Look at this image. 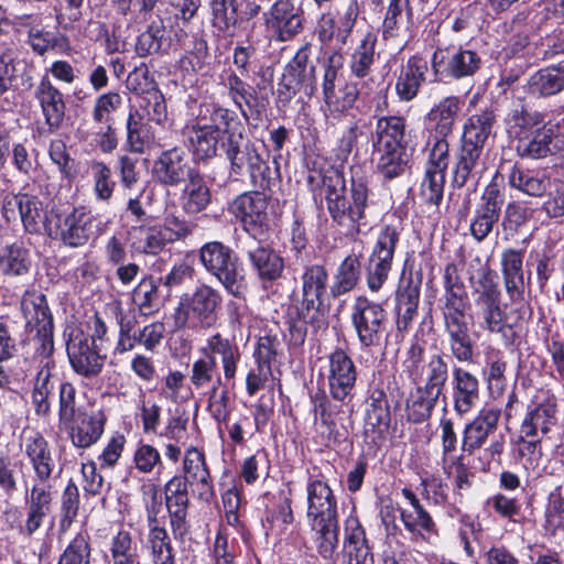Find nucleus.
I'll use <instances>...</instances> for the list:
<instances>
[{
	"instance_id": "e433bc0d",
	"label": "nucleus",
	"mask_w": 564,
	"mask_h": 564,
	"mask_svg": "<svg viewBox=\"0 0 564 564\" xmlns=\"http://www.w3.org/2000/svg\"><path fill=\"white\" fill-rule=\"evenodd\" d=\"M426 70V62L416 56L409 58L408 63L402 66L395 84V91L401 100L409 101L416 96L420 85L424 82Z\"/></svg>"
},
{
	"instance_id": "680f3d73",
	"label": "nucleus",
	"mask_w": 564,
	"mask_h": 564,
	"mask_svg": "<svg viewBox=\"0 0 564 564\" xmlns=\"http://www.w3.org/2000/svg\"><path fill=\"white\" fill-rule=\"evenodd\" d=\"M19 24L29 28L28 43L36 54L43 55L55 46V35L42 29L40 24H33L32 15L19 17Z\"/></svg>"
},
{
	"instance_id": "b1692460",
	"label": "nucleus",
	"mask_w": 564,
	"mask_h": 564,
	"mask_svg": "<svg viewBox=\"0 0 564 564\" xmlns=\"http://www.w3.org/2000/svg\"><path fill=\"white\" fill-rule=\"evenodd\" d=\"M343 553L344 564H373L365 530L354 516L345 521Z\"/></svg>"
},
{
	"instance_id": "1a4fd4ad",
	"label": "nucleus",
	"mask_w": 564,
	"mask_h": 564,
	"mask_svg": "<svg viewBox=\"0 0 564 564\" xmlns=\"http://www.w3.org/2000/svg\"><path fill=\"white\" fill-rule=\"evenodd\" d=\"M478 317L482 329L490 334H499L505 345L514 339L513 327L508 323V315L500 304V291L496 284L485 286L476 299Z\"/></svg>"
},
{
	"instance_id": "e2e57ef3",
	"label": "nucleus",
	"mask_w": 564,
	"mask_h": 564,
	"mask_svg": "<svg viewBox=\"0 0 564 564\" xmlns=\"http://www.w3.org/2000/svg\"><path fill=\"white\" fill-rule=\"evenodd\" d=\"M140 111L144 115V120L156 124H164L169 120L166 102L163 94L158 89H151L142 98Z\"/></svg>"
},
{
	"instance_id": "a19ab883",
	"label": "nucleus",
	"mask_w": 564,
	"mask_h": 564,
	"mask_svg": "<svg viewBox=\"0 0 564 564\" xmlns=\"http://www.w3.org/2000/svg\"><path fill=\"white\" fill-rule=\"evenodd\" d=\"M529 90L539 96H553L564 90V59L542 68L529 79Z\"/></svg>"
},
{
	"instance_id": "20e7f679",
	"label": "nucleus",
	"mask_w": 564,
	"mask_h": 564,
	"mask_svg": "<svg viewBox=\"0 0 564 564\" xmlns=\"http://www.w3.org/2000/svg\"><path fill=\"white\" fill-rule=\"evenodd\" d=\"M221 304L219 292L207 284L197 286L192 295L182 299L175 316L178 327L207 328L217 318V310Z\"/></svg>"
},
{
	"instance_id": "f3484780",
	"label": "nucleus",
	"mask_w": 564,
	"mask_h": 564,
	"mask_svg": "<svg viewBox=\"0 0 564 564\" xmlns=\"http://www.w3.org/2000/svg\"><path fill=\"white\" fill-rule=\"evenodd\" d=\"M106 415L102 411L78 412L74 421L65 425L74 447L87 449L95 445L105 432Z\"/></svg>"
},
{
	"instance_id": "39448f33",
	"label": "nucleus",
	"mask_w": 564,
	"mask_h": 564,
	"mask_svg": "<svg viewBox=\"0 0 564 564\" xmlns=\"http://www.w3.org/2000/svg\"><path fill=\"white\" fill-rule=\"evenodd\" d=\"M64 336L69 364L78 376L94 379L101 372L106 356L96 346L94 336L86 334L80 327L68 326Z\"/></svg>"
},
{
	"instance_id": "bf43d9fd",
	"label": "nucleus",
	"mask_w": 564,
	"mask_h": 564,
	"mask_svg": "<svg viewBox=\"0 0 564 564\" xmlns=\"http://www.w3.org/2000/svg\"><path fill=\"white\" fill-rule=\"evenodd\" d=\"M397 328L405 330L416 313L419 302V291L416 288L408 286L397 292Z\"/></svg>"
},
{
	"instance_id": "4d7b16f0",
	"label": "nucleus",
	"mask_w": 564,
	"mask_h": 564,
	"mask_svg": "<svg viewBox=\"0 0 564 564\" xmlns=\"http://www.w3.org/2000/svg\"><path fill=\"white\" fill-rule=\"evenodd\" d=\"M262 525L267 534L283 539L291 529V534L295 530L293 525V512L288 502L279 505L275 509L268 511Z\"/></svg>"
},
{
	"instance_id": "ddd939ff",
	"label": "nucleus",
	"mask_w": 564,
	"mask_h": 564,
	"mask_svg": "<svg viewBox=\"0 0 564 564\" xmlns=\"http://www.w3.org/2000/svg\"><path fill=\"white\" fill-rule=\"evenodd\" d=\"M230 213L238 219L243 229L256 236L268 221V202L260 192L239 195L229 207Z\"/></svg>"
},
{
	"instance_id": "473e14b6",
	"label": "nucleus",
	"mask_w": 564,
	"mask_h": 564,
	"mask_svg": "<svg viewBox=\"0 0 564 564\" xmlns=\"http://www.w3.org/2000/svg\"><path fill=\"white\" fill-rule=\"evenodd\" d=\"M556 422V406L546 402L535 405L525 414L521 427V437L544 436Z\"/></svg>"
},
{
	"instance_id": "72a5a7b5",
	"label": "nucleus",
	"mask_w": 564,
	"mask_h": 564,
	"mask_svg": "<svg viewBox=\"0 0 564 564\" xmlns=\"http://www.w3.org/2000/svg\"><path fill=\"white\" fill-rule=\"evenodd\" d=\"M20 218L25 231L30 234L45 231L53 236V227L47 223L43 203L36 196L20 194Z\"/></svg>"
},
{
	"instance_id": "8fccbe9b",
	"label": "nucleus",
	"mask_w": 564,
	"mask_h": 564,
	"mask_svg": "<svg viewBox=\"0 0 564 564\" xmlns=\"http://www.w3.org/2000/svg\"><path fill=\"white\" fill-rule=\"evenodd\" d=\"M89 170L96 202L109 204L117 187L110 166L102 161L93 160Z\"/></svg>"
},
{
	"instance_id": "0e129e2a",
	"label": "nucleus",
	"mask_w": 564,
	"mask_h": 564,
	"mask_svg": "<svg viewBox=\"0 0 564 564\" xmlns=\"http://www.w3.org/2000/svg\"><path fill=\"white\" fill-rule=\"evenodd\" d=\"M76 388L68 381H62L58 384V420L62 425H68L78 412L76 408Z\"/></svg>"
},
{
	"instance_id": "603ef678",
	"label": "nucleus",
	"mask_w": 564,
	"mask_h": 564,
	"mask_svg": "<svg viewBox=\"0 0 564 564\" xmlns=\"http://www.w3.org/2000/svg\"><path fill=\"white\" fill-rule=\"evenodd\" d=\"M496 117L491 110L470 116L465 124L462 140L484 147L490 135Z\"/></svg>"
},
{
	"instance_id": "393cba45",
	"label": "nucleus",
	"mask_w": 564,
	"mask_h": 564,
	"mask_svg": "<svg viewBox=\"0 0 564 564\" xmlns=\"http://www.w3.org/2000/svg\"><path fill=\"white\" fill-rule=\"evenodd\" d=\"M479 381L477 377L462 367H454L452 371L454 410L459 415L468 413L479 400Z\"/></svg>"
},
{
	"instance_id": "412c9836",
	"label": "nucleus",
	"mask_w": 564,
	"mask_h": 564,
	"mask_svg": "<svg viewBox=\"0 0 564 564\" xmlns=\"http://www.w3.org/2000/svg\"><path fill=\"white\" fill-rule=\"evenodd\" d=\"M384 310L378 304H370L366 299H358L352 313V322L361 343L366 346L376 344L383 330Z\"/></svg>"
},
{
	"instance_id": "7c9ffc66",
	"label": "nucleus",
	"mask_w": 564,
	"mask_h": 564,
	"mask_svg": "<svg viewBox=\"0 0 564 564\" xmlns=\"http://www.w3.org/2000/svg\"><path fill=\"white\" fill-rule=\"evenodd\" d=\"M412 377L424 390L441 395L448 379V365L441 355H432Z\"/></svg>"
},
{
	"instance_id": "09e8293b",
	"label": "nucleus",
	"mask_w": 564,
	"mask_h": 564,
	"mask_svg": "<svg viewBox=\"0 0 564 564\" xmlns=\"http://www.w3.org/2000/svg\"><path fill=\"white\" fill-rule=\"evenodd\" d=\"M339 73L324 70L323 95L325 106L329 112H343L350 108L357 98V89L354 86H346L344 96L339 98L336 95V82Z\"/></svg>"
},
{
	"instance_id": "c85d7f7f",
	"label": "nucleus",
	"mask_w": 564,
	"mask_h": 564,
	"mask_svg": "<svg viewBox=\"0 0 564 564\" xmlns=\"http://www.w3.org/2000/svg\"><path fill=\"white\" fill-rule=\"evenodd\" d=\"M183 134L187 139L189 149L197 160L216 156L220 141L206 120H197L194 123L186 124Z\"/></svg>"
},
{
	"instance_id": "338daca9",
	"label": "nucleus",
	"mask_w": 564,
	"mask_h": 564,
	"mask_svg": "<svg viewBox=\"0 0 564 564\" xmlns=\"http://www.w3.org/2000/svg\"><path fill=\"white\" fill-rule=\"evenodd\" d=\"M90 545L87 533H78L67 545L58 564H90Z\"/></svg>"
},
{
	"instance_id": "c756f323",
	"label": "nucleus",
	"mask_w": 564,
	"mask_h": 564,
	"mask_svg": "<svg viewBox=\"0 0 564 564\" xmlns=\"http://www.w3.org/2000/svg\"><path fill=\"white\" fill-rule=\"evenodd\" d=\"M127 240L132 253L155 256L166 246L165 238L156 226L134 225L127 229Z\"/></svg>"
},
{
	"instance_id": "37998d69",
	"label": "nucleus",
	"mask_w": 564,
	"mask_h": 564,
	"mask_svg": "<svg viewBox=\"0 0 564 564\" xmlns=\"http://www.w3.org/2000/svg\"><path fill=\"white\" fill-rule=\"evenodd\" d=\"M148 545L154 564H175L174 550L164 525L154 517H149Z\"/></svg>"
},
{
	"instance_id": "5fc2aeb1",
	"label": "nucleus",
	"mask_w": 564,
	"mask_h": 564,
	"mask_svg": "<svg viewBox=\"0 0 564 564\" xmlns=\"http://www.w3.org/2000/svg\"><path fill=\"white\" fill-rule=\"evenodd\" d=\"M345 191V180L341 175L336 174L334 184L327 185V207L328 210L339 225L350 226L349 209L351 204L343 195Z\"/></svg>"
},
{
	"instance_id": "a211bd4d",
	"label": "nucleus",
	"mask_w": 564,
	"mask_h": 564,
	"mask_svg": "<svg viewBox=\"0 0 564 564\" xmlns=\"http://www.w3.org/2000/svg\"><path fill=\"white\" fill-rule=\"evenodd\" d=\"M308 523L329 521L337 518V502L333 490L326 481L317 478H310L306 484Z\"/></svg>"
},
{
	"instance_id": "4c0bfd02",
	"label": "nucleus",
	"mask_w": 564,
	"mask_h": 564,
	"mask_svg": "<svg viewBox=\"0 0 564 564\" xmlns=\"http://www.w3.org/2000/svg\"><path fill=\"white\" fill-rule=\"evenodd\" d=\"M316 90L315 69L286 68L279 84V97L289 101L299 91L311 96Z\"/></svg>"
},
{
	"instance_id": "69168bd1",
	"label": "nucleus",
	"mask_w": 564,
	"mask_h": 564,
	"mask_svg": "<svg viewBox=\"0 0 564 564\" xmlns=\"http://www.w3.org/2000/svg\"><path fill=\"white\" fill-rule=\"evenodd\" d=\"M503 205V195L496 183H490L484 189L479 204L475 213L490 218V221H498L501 207Z\"/></svg>"
},
{
	"instance_id": "79ce46f5",
	"label": "nucleus",
	"mask_w": 564,
	"mask_h": 564,
	"mask_svg": "<svg viewBox=\"0 0 564 564\" xmlns=\"http://www.w3.org/2000/svg\"><path fill=\"white\" fill-rule=\"evenodd\" d=\"M223 85L227 89L228 97L232 104L239 109L245 120L248 121L249 115L247 108H253L258 100L254 88L235 72L227 73L226 77L223 79Z\"/></svg>"
},
{
	"instance_id": "4be33fe9",
	"label": "nucleus",
	"mask_w": 564,
	"mask_h": 564,
	"mask_svg": "<svg viewBox=\"0 0 564 564\" xmlns=\"http://www.w3.org/2000/svg\"><path fill=\"white\" fill-rule=\"evenodd\" d=\"M21 448L34 473L32 481L52 480L55 462L48 442L44 436L40 433L25 436L21 443Z\"/></svg>"
},
{
	"instance_id": "0eeeda50",
	"label": "nucleus",
	"mask_w": 564,
	"mask_h": 564,
	"mask_svg": "<svg viewBox=\"0 0 564 564\" xmlns=\"http://www.w3.org/2000/svg\"><path fill=\"white\" fill-rule=\"evenodd\" d=\"M56 218L52 237L58 238L65 246L72 248L85 246L94 236L95 228L99 234L102 232L99 227L101 223L96 224L94 215L84 207L61 213Z\"/></svg>"
},
{
	"instance_id": "864d4df0",
	"label": "nucleus",
	"mask_w": 564,
	"mask_h": 564,
	"mask_svg": "<svg viewBox=\"0 0 564 564\" xmlns=\"http://www.w3.org/2000/svg\"><path fill=\"white\" fill-rule=\"evenodd\" d=\"M317 522L310 523L311 529L315 532L316 550L324 560H332L338 546L337 518Z\"/></svg>"
},
{
	"instance_id": "9b49d317",
	"label": "nucleus",
	"mask_w": 564,
	"mask_h": 564,
	"mask_svg": "<svg viewBox=\"0 0 564 564\" xmlns=\"http://www.w3.org/2000/svg\"><path fill=\"white\" fill-rule=\"evenodd\" d=\"M481 64V57L476 51L465 48H438L432 57L434 73L452 79L474 76Z\"/></svg>"
},
{
	"instance_id": "052dcab7",
	"label": "nucleus",
	"mask_w": 564,
	"mask_h": 564,
	"mask_svg": "<svg viewBox=\"0 0 564 564\" xmlns=\"http://www.w3.org/2000/svg\"><path fill=\"white\" fill-rule=\"evenodd\" d=\"M133 467L141 474H160L163 467L161 453L156 447L147 443H139L133 453Z\"/></svg>"
},
{
	"instance_id": "c9c22d12",
	"label": "nucleus",
	"mask_w": 564,
	"mask_h": 564,
	"mask_svg": "<svg viewBox=\"0 0 564 564\" xmlns=\"http://www.w3.org/2000/svg\"><path fill=\"white\" fill-rule=\"evenodd\" d=\"M248 258L261 281H275L282 275L284 261L273 249L258 246L248 251Z\"/></svg>"
},
{
	"instance_id": "6e6552de",
	"label": "nucleus",
	"mask_w": 564,
	"mask_h": 564,
	"mask_svg": "<svg viewBox=\"0 0 564 564\" xmlns=\"http://www.w3.org/2000/svg\"><path fill=\"white\" fill-rule=\"evenodd\" d=\"M321 376L327 380L334 400L345 402L351 398L357 371L354 361L344 350L336 349L326 357Z\"/></svg>"
},
{
	"instance_id": "2f4dec72",
	"label": "nucleus",
	"mask_w": 564,
	"mask_h": 564,
	"mask_svg": "<svg viewBox=\"0 0 564 564\" xmlns=\"http://www.w3.org/2000/svg\"><path fill=\"white\" fill-rule=\"evenodd\" d=\"M508 184L529 196L542 197L550 187V177L544 173L513 164L508 174Z\"/></svg>"
},
{
	"instance_id": "f704fd0d",
	"label": "nucleus",
	"mask_w": 564,
	"mask_h": 564,
	"mask_svg": "<svg viewBox=\"0 0 564 564\" xmlns=\"http://www.w3.org/2000/svg\"><path fill=\"white\" fill-rule=\"evenodd\" d=\"M21 311L31 332L53 324L46 297L41 292L26 291L21 300Z\"/></svg>"
},
{
	"instance_id": "3c124183",
	"label": "nucleus",
	"mask_w": 564,
	"mask_h": 564,
	"mask_svg": "<svg viewBox=\"0 0 564 564\" xmlns=\"http://www.w3.org/2000/svg\"><path fill=\"white\" fill-rule=\"evenodd\" d=\"M360 261L356 256H348L338 267L330 285V294L338 297L354 290L360 278Z\"/></svg>"
},
{
	"instance_id": "4468645a",
	"label": "nucleus",
	"mask_w": 564,
	"mask_h": 564,
	"mask_svg": "<svg viewBox=\"0 0 564 564\" xmlns=\"http://www.w3.org/2000/svg\"><path fill=\"white\" fill-rule=\"evenodd\" d=\"M265 17L268 30L280 42L290 41L303 29L301 10L292 0H276Z\"/></svg>"
},
{
	"instance_id": "a878e982",
	"label": "nucleus",
	"mask_w": 564,
	"mask_h": 564,
	"mask_svg": "<svg viewBox=\"0 0 564 564\" xmlns=\"http://www.w3.org/2000/svg\"><path fill=\"white\" fill-rule=\"evenodd\" d=\"M183 470L189 485L196 487L199 497L208 500L214 495L212 477L204 453L197 447H189L184 453Z\"/></svg>"
},
{
	"instance_id": "13d9d810",
	"label": "nucleus",
	"mask_w": 564,
	"mask_h": 564,
	"mask_svg": "<svg viewBox=\"0 0 564 564\" xmlns=\"http://www.w3.org/2000/svg\"><path fill=\"white\" fill-rule=\"evenodd\" d=\"M440 395L424 390L421 386L411 394L406 403V412L409 420L413 422H422L427 419L434 409Z\"/></svg>"
},
{
	"instance_id": "c03bdc74",
	"label": "nucleus",
	"mask_w": 564,
	"mask_h": 564,
	"mask_svg": "<svg viewBox=\"0 0 564 564\" xmlns=\"http://www.w3.org/2000/svg\"><path fill=\"white\" fill-rule=\"evenodd\" d=\"M32 259L22 242H14L0 251V272L7 276H22L29 273Z\"/></svg>"
},
{
	"instance_id": "aec40b11",
	"label": "nucleus",
	"mask_w": 564,
	"mask_h": 564,
	"mask_svg": "<svg viewBox=\"0 0 564 564\" xmlns=\"http://www.w3.org/2000/svg\"><path fill=\"white\" fill-rule=\"evenodd\" d=\"M34 97L37 100L45 124L50 132L57 131L64 121L66 105L63 94L55 87L51 79L43 76L34 89Z\"/></svg>"
},
{
	"instance_id": "7ed1b4c3",
	"label": "nucleus",
	"mask_w": 564,
	"mask_h": 564,
	"mask_svg": "<svg viewBox=\"0 0 564 564\" xmlns=\"http://www.w3.org/2000/svg\"><path fill=\"white\" fill-rule=\"evenodd\" d=\"M499 419V409L484 408L466 424L463 432L462 451L473 455L490 440L489 446L484 449L485 456L490 460L500 462L506 440L502 434L497 435Z\"/></svg>"
},
{
	"instance_id": "6e6d98bb",
	"label": "nucleus",
	"mask_w": 564,
	"mask_h": 564,
	"mask_svg": "<svg viewBox=\"0 0 564 564\" xmlns=\"http://www.w3.org/2000/svg\"><path fill=\"white\" fill-rule=\"evenodd\" d=\"M386 247L387 235L383 232L378 239L370 258L367 283L372 292L379 291L388 278V251H386Z\"/></svg>"
},
{
	"instance_id": "774afa93",
	"label": "nucleus",
	"mask_w": 564,
	"mask_h": 564,
	"mask_svg": "<svg viewBox=\"0 0 564 564\" xmlns=\"http://www.w3.org/2000/svg\"><path fill=\"white\" fill-rule=\"evenodd\" d=\"M137 545L131 533L120 530L111 540V556L113 564H133Z\"/></svg>"
},
{
	"instance_id": "dca6fc26",
	"label": "nucleus",
	"mask_w": 564,
	"mask_h": 564,
	"mask_svg": "<svg viewBox=\"0 0 564 564\" xmlns=\"http://www.w3.org/2000/svg\"><path fill=\"white\" fill-rule=\"evenodd\" d=\"M198 352L216 361L219 358L225 380L235 379L241 360V351L235 339L214 333L205 339Z\"/></svg>"
},
{
	"instance_id": "9d476101",
	"label": "nucleus",
	"mask_w": 564,
	"mask_h": 564,
	"mask_svg": "<svg viewBox=\"0 0 564 564\" xmlns=\"http://www.w3.org/2000/svg\"><path fill=\"white\" fill-rule=\"evenodd\" d=\"M26 520L20 527L23 535H33L43 524L44 519L50 514L55 496L52 480L24 481Z\"/></svg>"
},
{
	"instance_id": "5701e85b",
	"label": "nucleus",
	"mask_w": 564,
	"mask_h": 564,
	"mask_svg": "<svg viewBox=\"0 0 564 564\" xmlns=\"http://www.w3.org/2000/svg\"><path fill=\"white\" fill-rule=\"evenodd\" d=\"M328 273L322 264H311L304 268L301 275L302 312H317L323 304L326 292Z\"/></svg>"
},
{
	"instance_id": "f8f14e48",
	"label": "nucleus",
	"mask_w": 564,
	"mask_h": 564,
	"mask_svg": "<svg viewBox=\"0 0 564 564\" xmlns=\"http://www.w3.org/2000/svg\"><path fill=\"white\" fill-rule=\"evenodd\" d=\"M196 172L181 147L163 150L153 161L152 176L163 186H177Z\"/></svg>"
},
{
	"instance_id": "58836bf2",
	"label": "nucleus",
	"mask_w": 564,
	"mask_h": 564,
	"mask_svg": "<svg viewBox=\"0 0 564 564\" xmlns=\"http://www.w3.org/2000/svg\"><path fill=\"white\" fill-rule=\"evenodd\" d=\"M127 148L132 153L142 154L155 144V138L144 120V115L135 109L127 119Z\"/></svg>"
},
{
	"instance_id": "423d86ee",
	"label": "nucleus",
	"mask_w": 564,
	"mask_h": 564,
	"mask_svg": "<svg viewBox=\"0 0 564 564\" xmlns=\"http://www.w3.org/2000/svg\"><path fill=\"white\" fill-rule=\"evenodd\" d=\"M468 307V295L444 302L442 307L449 350L453 357L462 362L473 359V341L466 318Z\"/></svg>"
},
{
	"instance_id": "6ab92c4d",
	"label": "nucleus",
	"mask_w": 564,
	"mask_h": 564,
	"mask_svg": "<svg viewBox=\"0 0 564 564\" xmlns=\"http://www.w3.org/2000/svg\"><path fill=\"white\" fill-rule=\"evenodd\" d=\"M524 249L514 248H507L501 252L500 267L503 285L512 303L522 302L524 300Z\"/></svg>"
},
{
	"instance_id": "de8ad7c7",
	"label": "nucleus",
	"mask_w": 564,
	"mask_h": 564,
	"mask_svg": "<svg viewBox=\"0 0 564 564\" xmlns=\"http://www.w3.org/2000/svg\"><path fill=\"white\" fill-rule=\"evenodd\" d=\"M484 147L470 142L460 141V148L456 154L453 183L463 187L478 165Z\"/></svg>"
},
{
	"instance_id": "49530a36",
	"label": "nucleus",
	"mask_w": 564,
	"mask_h": 564,
	"mask_svg": "<svg viewBox=\"0 0 564 564\" xmlns=\"http://www.w3.org/2000/svg\"><path fill=\"white\" fill-rule=\"evenodd\" d=\"M463 101L456 96L442 99L429 113L431 121L435 122V132L440 137L452 133Z\"/></svg>"
},
{
	"instance_id": "2eb2a0df",
	"label": "nucleus",
	"mask_w": 564,
	"mask_h": 564,
	"mask_svg": "<svg viewBox=\"0 0 564 564\" xmlns=\"http://www.w3.org/2000/svg\"><path fill=\"white\" fill-rule=\"evenodd\" d=\"M414 145L402 118L390 117V178L410 172Z\"/></svg>"
},
{
	"instance_id": "ea45409f",
	"label": "nucleus",
	"mask_w": 564,
	"mask_h": 564,
	"mask_svg": "<svg viewBox=\"0 0 564 564\" xmlns=\"http://www.w3.org/2000/svg\"><path fill=\"white\" fill-rule=\"evenodd\" d=\"M180 200L182 209L188 215L203 212L210 203V191L198 171L186 180Z\"/></svg>"
},
{
	"instance_id": "a18cd8bd",
	"label": "nucleus",
	"mask_w": 564,
	"mask_h": 564,
	"mask_svg": "<svg viewBox=\"0 0 564 564\" xmlns=\"http://www.w3.org/2000/svg\"><path fill=\"white\" fill-rule=\"evenodd\" d=\"M189 382L193 388L198 391H209L219 388L221 384V376L218 372L217 361L207 356L199 355V358L192 364Z\"/></svg>"
},
{
	"instance_id": "f03ea898",
	"label": "nucleus",
	"mask_w": 564,
	"mask_h": 564,
	"mask_svg": "<svg viewBox=\"0 0 564 564\" xmlns=\"http://www.w3.org/2000/svg\"><path fill=\"white\" fill-rule=\"evenodd\" d=\"M199 259L205 270L215 276L228 293L236 297L243 294V270L231 248L220 241L206 242L199 250Z\"/></svg>"
},
{
	"instance_id": "bb28decb",
	"label": "nucleus",
	"mask_w": 564,
	"mask_h": 564,
	"mask_svg": "<svg viewBox=\"0 0 564 564\" xmlns=\"http://www.w3.org/2000/svg\"><path fill=\"white\" fill-rule=\"evenodd\" d=\"M55 364L46 360L36 373L31 393V403L37 416L51 415V400L54 397L57 378L53 373Z\"/></svg>"
},
{
	"instance_id": "f257e3e1",
	"label": "nucleus",
	"mask_w": 564,
	"mask_h": 564,
	"mask_svg": "<svg viewBox=\"0 0 564 564\" xmlns=\"http://www.w3.org/2000/svg\"><path fill=\"white\" fill-rule=\"evenodd\" d=\"M207 123L220 141V149L230 163V174L241 176L248 173L254 186L264 187L269 167L246 137L245 124L238 115L228 108L214 106Z\"/></svg>"
},
{
	"instance_id": "cd10ccee",
	"label": "nucleus",
	"mask_w": 564,
	"mask_h": 564,
	"mask_svg": "<svg viewBox=\"0 0 564 564\" xmlns=\"http://www.w3.org/2000/svg\"><path fill=\"white\" fill-rule=\"evenodd\" d=\"M552 130L536 127L531 133L522 132L516 138L517 155L524 160H542L553 154Z\"/></svg>"
}]
</instances>
